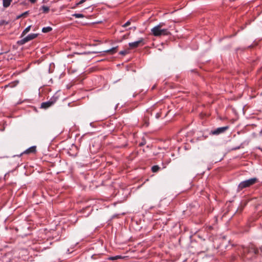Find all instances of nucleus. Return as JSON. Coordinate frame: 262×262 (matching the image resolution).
<instances>
[{
	"instance_id": "f257e3e1",
	"label": "nucleus",
	"mask_w": 262,
	"mask_h": 262,
	"mask_svg": "<svg viewBox=\"0 0 262 262\" xmlns=\"http://www.w3.org/2000/svg\"><path fill=\"white\" fill-rule=\"evenodd\" d=\"M165 23H160L151 29V34L154 36H166L170 34L168 29L162 28Z\"/></svg>"
},
{
	"instance_id": "f03ea898",
	"label": "nucleus",
	"mask_w": 262,
	"mask_h": 262,
	"mask_svg": "<svg viewBox=\"0 0 262 262\" xmlns=\"http://www.w3.org/2000/svg\"><path fill=\"white\" fill-rule=\"evenodd\" d=\"M257 182V179L256 178H251L249 180L242 181L239 184L237 190L239 191L244 188L249 187L255 184Z\"/></svg>"
},
{
	"instance_id": "7ed1b4c3",
	"label": "nucleus",
	"mask_w": 262,
	"mask_h": 262,
	"mask_svg": "<svg viewBox=\"0 0 262 262\" xmlns=\"http://www.w3.org/2000/svg\"><path fill=\"white\" fill-rule=\"evenodd\" d=\"M37 36L38 34L35 33L29 34L26 37L19 40L18 42L20 45H23L26 42L35 38Z\"/></svg>"
},
{
	"instance_id": "20e7f679",
	"label": "nucleus",
	"mask_w": 262,
	"mask_h": 262,
	"mask_svg": "<svg viewBox=\"0 0 262 262\" xmlns=\"http://www.w3.org/2000/svg\"><path fill=\"white\" fill-rule=\"evenodd\" d=\"M144 39L143 38H141L138 41L129 43L128 45L130 48L133 49L136 48L140 46H143L144 45Z\"/></svg>"
},
{
	"instance_id": "39448f33",
	"label": "nucleus",
	"mask_w": 262,
	"mask_h": 262,
	"mask_svg": "<svg viewBox=\"0 0 262 262\" xmlns=\"http://www.w3.org/2000/svg\"><path fill=\"white\" fill-rule=\"evenodd\" d=\"M228 128V126H224L217 128L214 130H212L210 132V134L213 135H218L225 132Z\"/></svg>"
},
{
	"instance_id": "423d86ee",
	"label": "nucleus",
	"mask_w": 262,
	"mask_h": 262,
	"mask_svg": "<svg viewBox=\"0 0 262 262\" xmlns=\"http://www.w3.org/2000/svg\"><path fill=\"white\" fill-rule=\"evenodd\" d=\"M56 101V99L55 98H52L48 101L43 102L41 104V108L45 109L48 108L51 106Z\"/></svg>"
},
{
	"instance_id": "0eeeda50",
	"label": "nucleus",
	"mask_w": 262,
	"mask_h": 262,
	"mask_svg": "<svg viewBox=\"0 0 262 262\" xmlns=\"http://www.w3.org/2000/svg\"><path fill=\"white\" fill-rule=\"evenodd\" d=\"M12 2V0H3V5L4 7L7 8L8 7Z\"/></svg>"
},
{
	"instance_id": "6e6552de",
	"label": "nucleus",
	"mask_w": 262,
	"mask_h": 262,
	"mask_svg": "<svg viewBox=\"0 0 262 262\" xmlns=\"http://www.w3.org/2000/svg\"><path fill=\"white\" fill-rule=\"evenodd\" d=\"M35 150H36V147L32 146V147H30L29 148H28V149H27L25 151V153L29 154L30 152H34L35 151Z\"/></svg>"
},
{
	"instance_id": "1a4fd4ad",
	"label": "nucleus",
	"mask_w": 262,
	"mask_h": 262,
	"mask_svg": "<svg viewBox=\"0 0 262 262\" xmlns=\"http://www.w3.org/2000/svg\"><path fill=\"white\" fill-rule=\"evenodd\" d=\"M52 28L51 27H46L42 29V32L43 33H48L52 31Z\"/></svg>"
},
{
	"instance_id": "9d476101",
	"label": "nucleus",
	"mask_w": 262,
	"mask_h": 262,
	"mask_svg": "<svg viewBox=\"0 0 262 262\" xmlns=\"http://www.w3.org/2000/svg\"><path fill=\"white\" fill-rule=\"evenodd\" d=\"M31 28V26H29L27 27L23 32L21 34V36L25 35L28 32H29L30 30V29Z\"/></svg>"
},
{
	"instance_id": "9b49d317",
	"label": "nucleus",
	"mask_w": 262,
	"mask_h": 262,
	"mask_svg": "<svg viewBox=\"0 0 262 262\" xmlns=\"http://www.w3.org/2000/svg\"><path fill=\"white\" fill-rule=\"evenodd\" d=\"M105 52L113 54L117 52V47L112 48V49L106 50Z\"/></svg>"
},
{
	"instance_id": "f8f14e48",
	"label": "nucleus",
	"mask_w": 262,
	"mask_h": 262,
	"mask_svg": "<svg viewBox=\"0 0 262 262\" xmlns=\"http://www.w3.org/2000/svg\"><path fill=\"white\" fill-rule=\"evenodd\" d=\"M73 16L75 17L76 18H83L84 16L82 14L80 13H75L73 14Z\"/></svg>"
},
{
	"instance_id": "ddd939ff",
	"label": "nucleus",
	"mask_w": 262,
	"mask_h": 262,
	"mask_svg": "<svg viewBox=\"0 0 262 262\" xmlns=\"http://www.w3.org/2000/svg\"><path fill=\"white\" fill-rule=\"evenodd\" d=\"M41 9L44 13H48L49 11V8L46 6H42Z\"/></svg>"
},
{
	"instance_id": "4468645a",
	"label": "nucleus",
	"mask_w": 262,
	"mask_h": 262,
	"mask_svg": "<svg viewBox=\"0 0 262 262\" xmlns=\"http://www.w3.org/2000/svg\"><path fill=\"white\" fill-rule=\"evenodd\" d=\"M159 167L157 165H155L152 167L151 169L152 172H157L159 169Z\"/></svg>"
},
{
	"instance_id": "2eb2a0df",
	"label": "nucleus",
	"mask_w": 262,
	"mask_h": 262,
	"mask_svg": "<svg viewBox=\"0 0 262 262\" xmlns=\"http://www.w3.org/2000/svg\"><path fill=\"white\" fill-rule=\"evenodd\" d=\"M28 14V11H26L22 14H21L20 15H18L17 17H16V18L17 19H18V18H20V17H23V16H25L26 15H27V14Z\"/></svg>"
},
{
	"instance_id": "dca6fc26",
	"label": "nucleus",
	"mask_w": 262,
	"mask_h": 262,
	"mask_svg": "<svg viewBox=\"0 0 262 262\" xmlns=\"http://www.w3.org/2000/svg\"><path fill=\"white\" fill-rule=\"evenodd\" d=\"M122 258V257L121 256L117 255V256H115L111 257L109 258V259L113 260H116V259H117L119 258Z\"/></svg>"
},
{
	"instance_id": "f3484780",
	"label": "nucleus",
	"mask_w": 262,
	"mask_h": 262,
	"mask_svg": "<svg viewBox=\"0 0 262 262\" xmlns=\"http://www.w3.org/2000/svg\"><path fill=\"white\" fill-rule=\"evenodd\" d=\"M130 21L129 20H128L125 24H124L123 25V27H126L128 26L129 25H130Z\"/></svg>"
},
{
	"instance_id": "a211bd4d",
	"label": "nucleus",
	"mask_w": 262,
	"mask_h": 262,
	"mask_svg": "<svg viewBox=\"0 0 262 262\" xmlns=\"http://www.w3.org/2000/svg\"><path fill=\"white\" fill-rule=\"evenodd\" d=\"M86 1V0H81L79 2L77 3L76 4V6H78L80 4H82V3H83L84 2H85Z\"/></svg>"
},
{
	"instance_id": "6ab92c4d",
	"label": "nucleus",
	"mask_w": 262,
	"mask_h": 262,
	"mask_svg": "<svg viewBox=\"0 0 262 262\" xmlns=\"http://www.w3.org/2000/svg\"><path fill=\"white\" fill-rule=\"evenodd\" d=\"M7 24H8V22H6V21H5L4 20H2L0 23V25H7Z\"/></svg>"
},
{
	"instance_id": "aec40b11",
	"label": "nucleus",
	"mask_w": 262,
	"mask_h": 262,
	"mask_svg": "<svg viewBox=\"0 0 262 262\" xmlns=\"http://www.w3.org/2000/svg\"><path fill=\"white\" fill-rule=\"evenodd\" d=\"M127 53L126 51H122L120 52V54L121 55H125Z\"/></svg>"
},
{
	"instance_id": "412c9836",
	"label": "nucleus",
	"mask_w": 262,
	"mask_h": 262,
	"mask_svg": "<svg viewBox=\"0 0 262 262\" xmlns=\"http://www.w3.org/2000/svg\"><path fill=\"white\" fill-rule=\"evenodd\" d=\"M31 3H35L37 0H29Z\"/></svg>"
},
{
	"instance_id": "4be33fe9",
	"label": "nucleus",
	"mask_w": 262,
	"mask_h": 262,
	"mask_svg": "<svg viewBox=\"0 0 262 262\" xmlns=\"http://www.w3.org/2000/svg\"><path fill=\"white\" fill-rule=\"evenodd\" d=\"M144 144V143H141L140 144V145H143Z\"/></svg>"
}]
</instances>
